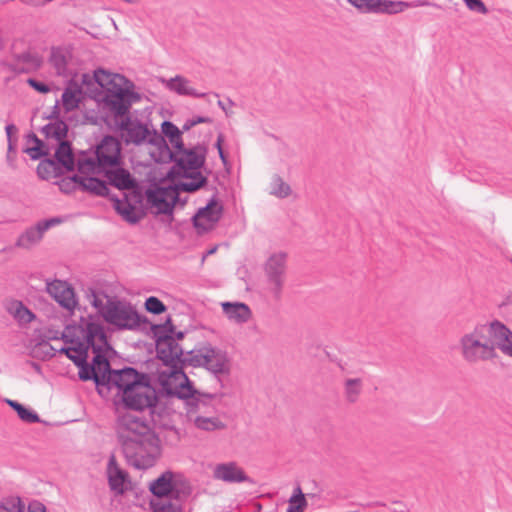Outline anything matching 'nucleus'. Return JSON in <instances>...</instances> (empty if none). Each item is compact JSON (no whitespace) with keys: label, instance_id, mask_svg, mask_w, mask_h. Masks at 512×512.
<instances>
[{"label":"nucleus","instance_id":"obj_60","mask_svg":"<svg viewBox=\"0 0 512 512\" xmlns=\"http://www.w3.org/2000/svg\"><path fill=\"white\" fill-rule=\"evenodd\" d=\"M194 125V122H193V119H188L186 120V122L183 124L182 126V130L183 131H188L189 129H191Z\"/></svg>","mask_w":512,"mask_h":512},{"label":"nucleus","instance_id":"obj_61","mask_svg":"<svg viewBox=\"0 0 512 512\" xmlns=\"http://www.w3.org/2000/svg\"><path fill=\"white\" fill-rule=\"evenodd\" d=\"M217 104H218V106H219V107H220V108L225 112V114H226L227 116H229V115H230V112H229V110L227 109L226 104H225L222 100H218Z\"/></svg>","mask_w":512,"mask_h":512},{"label":"nucleus","instance_id":"obj_34","mask_svg":"<svg viewBox=\"0 0 512 512\" xmlns=\"http://www.w3.org/2000/svg\"><path fill=\"white\" fill-rule=\"evenodd\" d=\"M41 132L47 137L55 139L57 142L64 141L68 132V126L63 120L50 122L42 127Z\"/></svg>","mask_w":512,"mask_h":512},{"label":"nucleus","instance_id":"obj_37","mask_svg":"<svg viewBox=\"0 0 512 512\" xmlns=\"http://www.w3.org/2000/svg\"><path fill=\"white\" fill-rule=\"evenodd\" d=\"M363 383L360 378H349L344 382V396L349 403H355L362 392Z\"/></svg>","mask_w":512,"mask_h":512},{"label":"nucleus","instance_id":"obj_40","mask_svg":"<svg viewBox=\"0 0 512 512\" xmlns=\"http://www.w3.org/2000/svg\"><path fill=\"white\" fill-rule=\"evenodd\" d=\"M7 404L13 408L16 412L18 417L26 422V423H38L40 422L39 415L26 407H24L22 404L18 403L15 400H7Z\"/></svg>","mask_w":512,"mask_h":512},{"label":"nucleus","instance_id":"obj_42","mask_svg":"<svg viewBox=\"0 0 512 512\" xmlns=\"http://www.w3.org/2000/svg\"><path fill=\"white\" fill-rule=\"evenodd\" d=\"M270 193L278 198H286L291 194V188L280 176L274 175L270 183Z\"/></svg>","mask_w":512,"mask_h":512},{"label":"nucleus","instance_id":"obj_1","mask_svg":"<svg viewBox=\"0 0 512 512\" xmlns=\"http://www.w3.org/2000/svg\"><path fill=\"white\" fill-rule=\"evenodd\" d=\"M173 173L181 180L168 186H154L146 190V201L156 214H172L174 206L180 202L184 206L186 199L181 200L180 192H195L203 187L207 178L200 170L182 171L173 167Z\"/></svg>","mask_w":512,"mask_h":512},{"label":"nucleus","instance_id":"obj_15","mask_svg":"<svg viewBox=\"0 0 512 512\" xmlns=\"http://www.w3.org/2000/svg\"><path fill=\"white\" fill-rule=\"evenodd\" d=\"M223 215V205L214 194L207 204L193 216L192 222L198 234L214 229Z\"/></svg>","mask_w":512,"mask_h":512},{"label":"nucleus","instance_id":"obj_5","mask_svg":"<svg viewBox=\"0 0 512 512\" xmlns=\"http://www.w3.org/2000/svg\"><path fill=\"white\" fill-rule=\"evenodd\" d=\"M115 126L121 132V136L127 145L139 146L148 143L157 146L159 149L168 150V145L161 134L154 129H150L146 123L132 117L130 114L119 119Z\"/></svg>","mask_w":512,"mask_h":512},{"label":"nucleus","instance_id":"obj_48","mask_svg":"<svg viewBox=\"0 0 512 512\" xmlns=\"http://www.w3.org/2000/svg\"><path fill=\"white\" fill-rule=\"evenodd\" d=\"M31 140L34 142V146L28 147L26 152L33 159H39L41 156L46 155V152L43 151V142L35 135H31Z\"/></svg>","mask_w":512,"mask_h":512},{"label":"nucleus","instance_id":"obj_30","mask_svg":"<svg viewBox=\"0 0 512 512\" xmlns=\"http://www.w3.org/2000/svg\"><path fill=\"white\" fill-rule=\"evenodd\" d=\"M88 175L89 174H81L80 191L88 192L96 196H107L109 193L107 183Z\"/></svg>","mask_w":512,"mask_h":512},{"label":"nucleus","instance_id":"obj_19","mask_svg":"<svg viewBox=\"0 0 512 512\" xmlns=\"http://www.w3.org/2000/svg\"><path fill=\"white\" fill-rule=\"evenodd\" d=\"M145 378V374L139 373L132 367H125L123 369L112 372L109 383L106 384L109 390L116 388L122 394V400L124 395L131 392L132 387L137 384L139 380Z\"/></svg>","mask_w":512,"mask_h":512},{"label":"nucleus","instance_id":"obj_18","mask_svg":"<svg viewBox=\"0 0 512 512\" xmlns=\"http://www.w3.org/2000/svg\"><path fill=\"white\" fill-rule=\"evenodd\" d=\"M106 474L108 484L115 494L123 495L131 489V479L128 472L117 462L114 454L110 455L107 463Z\"/></svg>","mask_w":512,"mask_h":512},{"label":"nucleus","instance_id":"obj_2","mask_svg":"<svg viewBox=\"0 0 512 512\" xmlns=\"http://www.w3.org/2000/svg\"><path fill=\"white\" fill-rule=\"evenodd\" d=\"M497 320L476 324L472 330L459 339L462 358L469 364L493 360L497 357L495 350Z\"/></svg>","mask_w":512,"mask_h":512},{"label":"nucleus","instance_id":"obj_58","mask_svg":"<svg viewBox=\"0 0 512 512\" xmlns=\"http://www.w3.org/2000/svg\"><path fill=\"white\" fill-rule=\"evenodd\" d=\"M5 131H6L8 139L10 140L12 132L16 131V126L14 124H8L5 127Z\"/></svg>","mask_w":512,"mask_h":512},{"label":"nucleus","instance_id":"obj_45","mask_svg":"<svg viewBox=\"0 0 512 512\" xmlns=\"http://www.w3.org/2000/svg\"><path fill=\"white\" fill-rule=\"evenodd\" d=\"M50 63L54 67L56 74L59 76L66 75L67 72V59L60 50H52L50 56Z\"/></svg>","mask_w":512,"mask_h":512},{"label":"nucleus","instance_id":"obj_41","mask_svg":"<svg viewBox=\"0 0 512 512\" xmlns=\"http://www.w3.org/2000/svg\"><path fill=\"white\" fill-rule=\"evenodd\" d=\"M153 512H183L182 506L178 501H172L168 498L155 499L150 502Z\"/></svg>","mask_w":512,"mask_h":512},{"label":"nucleus","instance_id":"obj_43","mask_svg":"<svg viewBox=\"0 0 512 512\" xmlns=\"http://www.w3.org/2000/svg\"><path fill=\"white\" fill-rule=\"evenodd\" d=\"M81 173L74 176H67L57 182L60 191L65 194H70L76 190H80Z\"/></svg>","mask_w":512,"mask_h":512},{"label":"nucleus","instance_id":"obj_44","mask_svg":"<svg viewBox=\"0 0 512 512\" xmlns=\"http://www.w3.org/2000/svg\"><path fill=\"white\" fill-rule=\"evenodd\" d=\"M57 163L53 160H44L37 166V175L44 180L56 177L58 172Z\"/></svg>","mask_w":512,"mask_h":512},{"label":"nucleus","instance_id":"obj_47","mask_svg":"<svg viewBox=\"0 0 512 512\" xmlns=\"http://www.w3.org/2000/svg\"><path fill=\"white\" fill-rule=\"evenodd\" d=\"M424 6L439 7L437 4L431 3L429 0H414L411 2L393 1L392 14L400 13L404 11V9L406 8H416Z\"/></svg>","mask_w":512,"mask_h":512},{"label":"nucleus","instance_id":"obj_52","mask_svg":"<svg viewBox=\"0 0 512 512\" xmlns=\"http://www.w3.org/2000/svg\"><path fill=\"white\" fill-rule=\"evenodd\" d=\"M27 83H28L29 86H31L33 89H35L36 91H38L40 93H44L45 94V93L50 92V90H51L50 87L47 84H45L43 82H40V81H37V80H35L33 78H29L27 80Z\"/></svg>","mask_w":512,"mask_h":512},{"label":"nucleus","instance_id":"obj_8","mask_svg":"<svg viewBox=\"0 0 512 512\" xmlns=\"http://www.w3.org/2000/svg\"><path fill=\"white\" fill-rule=\"evenodd\" d=\"M121 449L127 463L136 469L153 467L161 454V444L157 434L135 440L129 453L126 448Z\"/></svg>","mask_w":512,"mask_h":512},{"label":"nucleus","instance_id":"obj_22","mask_svg":"<svg viewBox=\"0 0 512 512\" xmlns=\"http://www.w3.org/2000/svg\"><path fill=\"white\" fill-rule=\"evenodd\" d=\"M212 399L211 395H200L197 391L192 393V396L187 397L184 401L188 421L191 420L192 413L199 416L213 415L215 408L211 404Z\"/></svg>","mask_w":512,"mask_h":512},{"label":"nucleus","instance_id":"obj_4","mask_svg":"<svg viewBox=\"0 0 512 512\" xmlns=\"http://www.w3.org/2000/svg\"><path fill=\"white\" fill-rule=\"evenodd\" d=\"M162 132L174 148V151H171L169 148L166 150L170 159L175 162L173 167L184 172L200 170L202 168L207 152L204 146L197 145L192 148H185L181 137L182 131L170 121L162 123Z\"/></svg>","mask_w":512,"mask_h":512},{"label":"nucleus","instance_id":"obj_29","mask_svg":"<svg viewBox=\"0 0 512 512\" xmlns=\"http://www.w3.org/2000/svg\"><path fill=\"white\" fill-rule=\"evenodd\" d=\"M495 350H501L507 356L512 357V331L502 322L497 320Z\"/></svg>","mask_w":512,"mask_h":512},{"label":"nucleus","instance_id":"obj_56","mask_svg":"<svg viewBox=\"0 0 512 512\" xmlns=\"http://www.w3.org/2000/svg\"><path fill=\"white\" fill-rule=\"evenodd\" d=\"M307 507V500L302 499V503L300 505H291L289 504L286 512H303Z\"/></svg>","mask_w":512,"mask_h":512},{"label":"nucleus","instance_id":"obj_16","mask_svg":"<svg viewBox=\"0 0 512 512\" xmlns=\"http://www.w3.org/2000/svg\"><path fill=\"white\" fill-rule=\"evenodd\" d=\"M133 390L124 395L123 402L133 410H144L151 408L157 401L156 390L150 385L148 376L139 380L132 387Z\"/></svg>","mask_w":512,"mask_h":512},{"label":"nucleus","instance_id":"obj_12","mask_svg":"<svg viewBox=\"0 0 512 512\" xmlns=\"http://www.w3.org/2000/svg\"><path fill=\"white\" fill-rule=\"evenodd\" d=\"M188 362L195 367H204L214 375H224L230 371L227 353L210 344L202 345L190 351Z\"/></svg>","mask_w":512,"mask_h":512},{"label":"nucleus","instance_id":"obj_7","mask_svg":"<svg viewBox=\"0 0 512 512\" xmlns=\"http://www.w3.org/2000/svg\"><path fill=\"white\" fill-rule=\"evenodd\" d=\"M157 357L163 362V367L168 365H184L188 357L183 358V349L174 336V327L168 318L162 325L154 327Z\"/></svg>","mask_w":512,"mask_h":512},{"label":"nucleus","instance_id":"obj_3","mask_svg":"<svg viewBox=\"0 0 512 512\" xmlns=\"http://www.w3.org/2000/svg\"><path fill=\"white\" fill-rule=\"evenodd\" d=\"M121 164V144L113 136H105L91 152H82L77 159L81 174H101L107 168Z\"/></svg>","mask_w":512,"mask_h":512},{"label":"nucleus","instance_id":"obj_49","mask_svg":"<svg viewBox=\"0 0 512 512\" xmlns=\"http://www.w3.org/2000/svg\"><path fill=\"white\" fill-rule=\"evenodd\" d=\"M145 308L148 312L158 315L166 310V306L157 297L151 296L145 301Z\"/></svg>","mask_w":512,"mask_h":512},{"label":"nucleus","instance_id":"obj_33","mask_svg":"<svg viewBox=\"0 0 512 512\" xmlns=\"http://www.w3.org/2000/svg\"><path fill=\"white\" fill-rule=\"evenodd\" d=\"M43 234L44 231H42L41 226L37 223L36 226L28 228L18 237L16 246L28 249L38 243L42 239Z\"/></svg>","mask_w":512,"mask_h":512},{"label":"nucleus","instance_id":"obj_28","mask_svg":"<svg viewBox=\"0 0 512 512\" xmlns=\"http://www.w3.org/2000/svg\"><path fill=\"white\" fill-rule=\"evenodd\" d=\"M112 201L113 208L128 223L136 224L141 220L142 212L135 205L131 204L126 197L124 199L115 197L112 198Z\"/></svg>","mask_w":512,"mask_h":512},{"label":"nucleus","instance_id":"obj_57","mask_svg":"<svg viewBox=\"0 0 512 512\" xmlns=\"http://www.w3.org/2000/svg\"><path fill=\"white\" fill-rule=\"evenodd\" d=\"M223 139H224L223 135L219 134L218 137H217V141H216V147L218 149V153H219V156H220L221 160L225 163L226 162V158H225V155H224V152H223V149H222Z\"/></svg>","mask_w":512,"mask_h":512},{"label":"nucleus","instance_id":"obj_62","mask_svg":"<svg viewBox=\"0 0 512 512\" xmlns=\"http://www.w3.org/2000/svg\"><path fill=\"white\" fill-rule=\"evenodd\" d=\"M216 250H217V246H214L213 248L209 249V250H208V251L203 255L202 260L204 261V260H205V258H206L207 256L214 254V253L216 252Z\"/></svg>","mask_w":512,"mask_h":512},{"label":"nucleus","instance_id":"obj_21","mask_svg":"<svg viewBox=\"0 0 512 512\" xmlns=\"http://www.w3.org/2000/svg\"><path fill=\"white\" fill-rule=\"evenodd\" d=\"M213 478L225 483L250 481L245 471L234 461L219 463L213 468Z\"/></svg>","mask_w":512,"mask_h":512},{"label":"nucleus","instance_id":"obj_35","mask_svg":"<svg viewBox=\"0 0 512 512\" xmlns=\"http://www.w3.org/2000/svg\"><path fill=\"white\" fill-rule=\"evenodd\" d=\"M56 163L61 164L64 168L71 171L74 168V157L72 154L71 146L68 142H59L58 148L55 152Z\"/></svg>","mask_w":512,"mask_h":512},{"label":"nucleus","instance_id":"obj_55","mask_svg":"<svg viewBox=\"0 0 512 512\" xmlns=\"http://www.w3.org/2000/svg\"><path fill=\"white\" fill-rule=\"evenodd\" d=\"M28 512H46V508L42 503L33 501L28 505Z\"/></svg>","mask_w":512,"mask_h":512},{"label":"nucleus","instance_id":"obj_64","mask_svg":"<svg viewBox=\"0 0 512 512\" xmlns=\"http://www.w3.org/2000/svg\"><path fill=\"white\" fill-rule=\"evenodd\" d=\"M184 337V333L183 332H178L176 333V340H179V339H182Z\"/></svg>","mask_w":512,"mask_h":512},{"label":"nucleus","instance_id":"obj_51","mask_svg":"<svg viewBox=\"0 0 512 512\" xmlns=\"http://www.w3.org/2000/svg\"><path fill=\"white\" fill-rule=\"evenodd\" d=\"M469 10L487 14L488 9L482 0H463Z\"/></svg>","mask_w":512,"mask_h":512},{"label":"nucleus","instance_id":"obj_31","mask_svg":"<svg viewBox=\"0 0 512 512\" xmlns=\"http://www.w3.org/2000/svg\"><path fill=\"white\" fill-rule=\"evenodd\" d=\"M189 422H191L195 428L206 432H213L225 428V424L214 415L199 416L192 413Z\"/></svg>","mask_w":512,"mask_h":512},{"label":"nucleus","instance_id":"obj_23","mask_svg":"<svg viewBox=\"0 0 512 512\" xmlns=\"http://www.w3.org/2000/svg\"><path fill=\"white\" fill-rule=\"evenodd\" d=\"M101 174H104L110 185L119 190H129L137 186L136 180L131 176L130 172L120 165L107 168L101 171Z\"/></svg>","mask_w":512,"mask_h":512},{"label":"nucleus","instance_id":"obj_53","mask_svg":"<svg viewBox=\"0 0 512 512\" xmlns=\"http://www.w3.org/2000/svg\"><path fill=\"white\" fill-rule=\"evenodd\" d=\"M302 499H306L301 487L297 485V487L294 489L293 495L289 499V504L291 505H300L302 503Z\"/></svg>","mask_w":512,"mask_h":512},{"label":"nucleus","instance_id":"obj_32","mask_svg":"<svg viewBox=\"0 0 512 512\" xmlns=\"http://www.w3.org/2000/svg\"><path fill=\"white\" fill-rule=\"evenodd\" d=\"M173 473L166 471L161 474L157 479L151 482L150 491L157 499L165 498L172 490Z\"/></svg>","mask_w":512,"mask_h":512},{"label":"nucleus","instance_id":"obj_11","mask_svg":"<svg viewBox=\"0 0 512 512\" xmlns=\"http://www.w3.org/2000/svg\"><path fill=\"white\" fill-rule=\"evenodd\" d=\"M101 314L107 323L121 330H134L142 321L136 309L129 302L121 300H107Z\"/></svg>","mask_w":512,"mask_h":512},{"label":"nucleus","instance_id":"obj_54","mask_svg":"<svg viewBox=\"0 0 512 512\" xmlns=\"http://www.w3.org/2000/svg\"><path fill=\"white\" fill-rule=\"evenodd\" d=\"M62 222V220L58 217H54V218H50V219H46V220H42L39 223V225L41 226V229L42 231H47L49 228L57 225V224H60Z\"/></svg>","mask_w":512,"mask_h":512},{"label":"nucleus","instance_id":"obj_14","mask_svg":"<svg viewBox=\"0 0 512 512\" xmlns=\"http://www.w3.org/2000/svg\"><path fill=\"white\" fill-rule=\"evenodd\" d=\"M287 253L278 251L272 253L264 264L268 289L276 300L282 296L287 271Z\"/></svg>","mask_w":512,"mask_h":512},{"label":"nucleus","instance_id":"obj_27","mask_svg":"<svg viewBox=\"0 0 512 512\" xmlns=\"http://www.w3.org/2000/svg\"><path fill=\"white\" fill-rule=\"evenodd\" d=\"M42 65V58L33 52H24L15 57L13 70L17 73H30L39 69Z\"/></svg>","mask_w":512,"mask_h":512},{"label":"nucleus","instance_id":"obj_20","mask_svg":"<svg viewBox=\"0 0 512 512\" xmlns=\"http://www.w3.org/2000/svg\"><path fill=\"white\" fill-rule=\"evenodd\" d=\"M46 290L63 308L73 310L77 305L74 289L62 280H53L46 283Z\"/></svg>","mask_w":512,"mask_h":512},{"label":"nucleus","instance_id":"obj_13","mask_svg":"<svg viewBox=\"0 0 512 512\" xmlns=\"http://www.w3.org/2000/svg\"><path fill=\"white\" fill-rule=\"evenodd\" d=\"M139 98L137 93L120 85L103 91L101 103L103 109L113 117L115 124L119 119L129 114L131 105Z\"/></svg>","mask_w":512,"mask_h":512},{"label":"nucleus","instance_id":"obj_10","mask_svg":"<svg viewBox=\"0 0 512 512\" xmlns=\"http://www.w3.org/2000/svg\"><path fill=\"white\" fill-rule=\"evenodd\" d=\"M89 341L91 351L94 354L92 364L99 380V387L106 386L114 369H111L110 363L106 357V351L109 349L107 336L103 326H92L89 330Z\"/></svg>","mask_w":512,"mask_h":512},{"label":"nucleus","instance_id":"obj_25","mask_svg":"<svg viewBox=\"0 0 512 512\" xmlns=\"http://www.w3.org/2000/svg\"><path fill=\"white\" fill-rule=\"evenodd\" d=\"M221 307L227 319L236 324L247 323L252 317L250 307L242 302H222Z\"/></svg>","mask_w":512,"mask_h":512},{"label":"nucleus","instance_id":"obj_26","mask_svg":"<svg viewBox=\"0 0 512 512\" xmlns=\"http://www.w3.org/2000/svg\"><path fill=\"white\" fill-rule=\"evenodd\" d=\"M360 13L392 14V0H347Z\"/></svg>","mask_w":512,"mask_h":512},{"label":"nucleus","instance_id":"obj_46","mask_svg":"<svg viewBox=\"0 0 512 512\" xmlns=\"http://www.w3.org/2000/svg\"><path fill=\"white\" fill-rule=\"evenodd\" d=\"M25 505L20 497L10 496L3 499L0 512H24Z\"/></svg>","mask_w":512,"mask_h":512},{"label":"nucleus","instance_id":"obj_38","mask_svg":"<svg viewBox=\"0 0 512 512\" xmlns=\"http://www.w3.org/2000/svg\"><path fill=\"white\" fill-rule=\"evenodd\" d=\"M81 90L77 87H67L62 93V104L67 112L79 106Z\"/></svg>","mask_w":512,"mask_h":512},{"label":"nucleus","instance_id":"obj_17","mask_svg":"<svg viewBox=\"0 0 512 512\" xmlns=\"http://www.w3.org/2000/svg\"><path fill=\"white\" fill-rule=\"evenodd\" d=\"M92 326H102L100 323L89 321L84 323L81 326V334L83 340L79 339H71V346L69 347H61L58 351L60 353L66 354V356L73 361L76 366H80L86 364V360L88 358V351L91 350L90 339H89V330Z\"/></svg>","mask_w":512,"mask_h":512},{"label":"nucleus","instance_id":"obj_9","mask_svg":"<svg viewBox=\"0 0 512 512\" xmlns=\"http://www.w3.org/2000/svg\"><path fill=\"white\" fill-rule=\"evenodd\" d=\"M158 382L161 392L167 396L185 400L192 396V393H196L183 371V365L174 364L161 368L158 372Z\"/></svg>","mask_w":512,"mask_h":512},{"label":"nucleus","instance_id":"obj_59","mask_svg":"<svg viewBox=\"0 0 512 512\" xmlns=\"http://www.w3.org/2000/svg\"><path fill=\"white\" fill-rule=\"evenodd\" d=\"M193 122H194V125L199 124V123H209V122H211V119L208 117L199 116L197 118H194Z\"/></svg>","mask_w":512,"mask_h":512},{"label":"nucleus","instance_id":"obj_36","mask_svg":"<svg viewBox=\"0 0 512 512\" xmlns=\"http://www.w3.org/2000/svg\"><path fill=\"white\" fill-rule=\"evenodd\" d=\"M94 79L103 88V91H106L110 87L120 86L121 84L117 81H121L123 78L117 74H111L104 69H97L94 71Z\"/></svg>","mask_w":512,"mask_h":512},{"label":"nucleus","instance_id":"obj_50","mask_svg":"<svg viewBox=\"0 0 512 512\" xmlns=\"http://www.w3.org/2000/svg\"><path fill=\"white\" fill-rule=\"evenodd\" d=\"M80 368L79 370V378L81 380L87 381L93 379L96 386L99 388V380L98 377L94 371L93 364L89 366L87 363L78 366Z\"/></svg>","mask_w":512,"mask_h":512},{"label":"nucleus","instance_id":"obj_24","mask_svg":"<svg viewBox=\"0 0 512 512\" xmlns=\"http://www.w3.org/2000/svg\"><path fill=\"white\" fill-rule=\"evenodd\" d=\"M161 83L171 92H174L180 96H190L194 98H204L207 93L197 92L191 86V81L181 75H176L170 79L162 78Z\"/></svg>","mask_w":512,"mask_h":512},{"label":"nucleus","instance_id":"obj_63","mask_svg":"<svg viewBox=\"0 0 512 512\" xmlns=\"http://www.w3.org/2000/svg\"><path fill=\"white\" fill-rule=\"evenodd\" d=\"M58 105H59V102L57 101V102H56V104H55V105H54V107H53V114H52V115H50L48 118H52V117H56V118H57V114H58V112H59V107H58Z\"/></svg>","mask_w":512,"mask_h":512},{"label":"nucleus","instance_id":"obj_39","mask_svg":"<svg viewBox=\"0 0 512 512\" xmlns=\"http://www.w3.org/2000/svg\"><path fill=\"white\" fill-rule=\"evenodd\" d=\"M8 310L20 323L28 324L35 318V315L20 301L12 302Z\"/></svg>","mask_w":512,"mask_h":512},{"label":"nucleus","instance_id":"obj_6","mask_svg":"<svg viewBox=\"0 0 512 512\" xmlns=\"http://www.w3.org/2000/svg\"><path fill=\"white\" fill-rule=\"evenodd\" d=\"M115 431L121 448H126L128 453L135 440L156 434L147 419L132 412L118 416Z\"/></svg>","mask_w":512,"mask_h":512}]
</instances>
